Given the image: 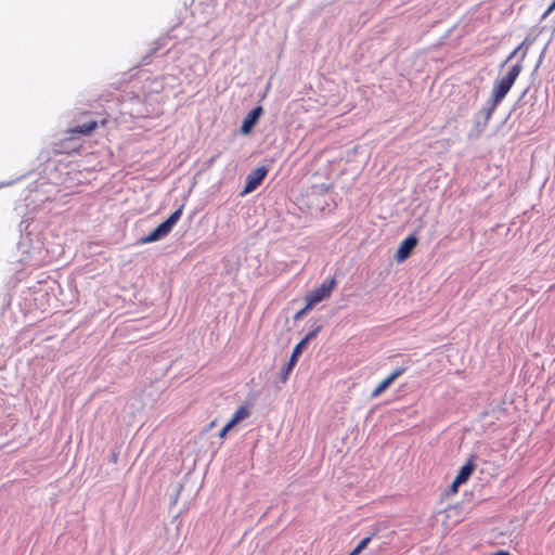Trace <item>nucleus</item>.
Instances as JSON below:
<instances>
[{
    "instance_id": "nucleus-1",
    "label": "nucleus",
    "mask_w": 555,
    "mask_h": 555,
    "mask_svg": "<svg viewBox=\"0 0 555 555\" xmlns=\"http://www.w3.org/2000/svg\"><path fill=\"white\" fill-rule=\"evenodd\" d=\"M521 69V64H514L501 79L494 82L492 89V99L495 100V103H500L506 96L515 83L517 77L519 76Z\"/></svg>"
},
{
    "instance_id": "nucleus-2",
    "label": "nucleus",
    "mask_w": 555,
    "mask_h": 555,
    "mask_svg": "<svg viewBox=\"0 0 555 555\" xmlns=\"http://www.w3.org/2000/svg\"><path fill=\"white\" fill-rule=\"evenodd\" d=\"M182 208H183V206H181L179 209L173 211L167 218V220H165L164 222L158 224L147 236L140 238V243L147 244V243L156 242V241L167 236L171 232V230L176 225V223L180 220L181 215H182Z\"/></svg>"
},
{
    "instance_id": "nucleus-3",
    "label": "nucleus",
    "mask_w": 555,
    "mask_h": 555,
    "mask_svg": "<svg viewBox=\"0 0 555 555\" xmlns=\"http://www.w3.org/2000/svg\"><path fill=\"white\" fill-rule=\"evenodd\" d=\"M335 286V279L323 281L319 287H317L306 296V301H308V308H313L317 304L330 297Z\"/></svg>"
},
{
    "instance_id": "nucleus-4",
    "label": "nucleus",
    "mask_w": 555,
    "mask_h": 555,
    "mask_svg": "<svg viewBox=\"0 0 555 555\" xmlns=\"http://www.w3.org/2000/svg\"><path fill=\"white\" fill-rule=\"evenodd\" d=\"M268 171L269 169L264 166L254 169L246 178L243 194H247L256 190L268 175Z\"/></svg>"
},
{
    "instance_id": "nucleus-5",
    "label": "nucleus",
    "mask_w": 555,
    "mask_h": 555,
    "mask_svg": "<svg viewBox=\"0 0 555 555\" xmlns=\"http://www.w3.org/2000/svg\"><path fill=\"white\" fill-rule=\"evenodd\" d=\"M416 245H417L416 236H414V235L408 236L400 243V245L396 251L395 259L398 262L404 261L411 255L412 250L414 249V247Z\"/></svg>"
},
{
    "instance_id": "nucleus-6",
    "label": "nucleus",
    "mask_w": 555,
    "mask_h": 555,
    "mask_svg": "<svg viewBox=\"0 0 555 555\" xmlns=\"http://www.w3.org/2000/svg\"><path fill=\"white\" fill-rule=\"evenodd\" d=\"M262 113H263V109L260 105L254 107L244 118L241 129H240L241 133L248 134L251 131V129L254 128V126L257 124V121H258L259 117L262 115Z\"/></svg>"
},
{
    "instance_id": "nucleus-7",
    "label": "nucleus",
    "mask_w": 555,
    "mask_h": 555,
    "mask_svg": "<svg viewBox=\"0 0 555 555\" xmlns=\"http://www.w3.org/2000/svg\"><path fill=\"white\" fill-rule=\"evenodd\" d=\"M405 371L404 367H397L388 377L380 382L372 391L371 397L376 398L380 396L400 375Z\"/></svg>"
},
{
    "instance_id": "nucleus-8",
    "label": "nucleus",
    "mask_w": 555,
    "mask_h": 555,
    "mask_svg": "<svg viewBox=\"0 0 555 555\" xmlns=\"http://www.w3.org/2000/svg\"><path fill=\"white\" fill-rule=\"evenodd\" d=\"M474 469L475 464L473 463L472 460H468L467 463L460 468L455 479H457V482H466L468 478L472 476Z\"/></svg>"
},
{
    "instance_id": "nucleus-9",
    "label": "nucleus",
    "mask_w": 555,
    "mask_h": 555,
    "mask_svg": "<svg viewBox=\"0 0 555 555\" xmlns=\"http://www.w3.org/2000/svg\"><path fill=\"white\" fill-rule=\"evenodd\" d=\"M98 128V122L95 120H90L87 124H82L76 126L69 130L70 133H80L83 135L91 134Z\"/></svg>"
},
{
    "instance_id": "nucleus-10",
    "label": "nucleus",
    "mask_w": 555,
    "mask_h": 555,
    "mask_svg": "<svg viewBox=\"0 0 555 555\" xmlns=\"http://www.w3.org/2000/svg\"><path fill=\"white\" fill-rule=\"evenodd\" d=\"M250 415L249 410L246 405H241L235 413L233 414L232 418L229 421L233 426H235L240 421L248 417Z\"/></svg>"
},
{
    "instance_id": "nucleus-11",
    "label": "nucleus",
    "mask_w": 555,
    "mask_h": 555,
    "mask_svg": "<svg viewBox=\"0 0 555 555\" xmlns=\"http://www.w3.org/2000/svg\"><path fill=\"white\" fill-rule=\"evenodd\" d=\"M321 326H317L314 330L307 333L297 344L295 347L300 348L305 347L306 345L310 344L312 337H314L320 332Z\"/></svg>"
},
{
    "instance_id": "nucleus-12",
    "label": "nucleus",
    "mask_w": 555,
    "mask_h": 555,
    "mask_svg": "<svg viewBox=\"0 0 555 555\" xmlns=\"http://www.w3.org/2000/svg\"><path fill=\"white\" fill-rule=\"evenodd\" d=\"M294 367H292L287 362H285L283 364V366L281 367V370L279 372V379L281 383H283V384L286 383Z\"/></svg>"
},
{
    "instance_id": "nucleus-13",
    "label": "nucleus",
    "mask_w": 555,
    "mask_h": 555,
    "mask_svg": "<svg viewBox=\"0 0 555 555\" xmlns=\"http://www.w3.org/2000/svg\"><path fill=\"white\" fill-rule=\"evenodd\" d=\"M499 105V103H495V100L492 99V103L491 105L485 111V121H483V127L485 128L489 121V119L491 118L493 112L495 111L496 106Z\"/></svg>"
},
{
    "instance_id": "nucleus-14",
    "label": "nucleus",
    "mask_w": 555,
    "mask_h": 555,
    "mask_svg": "<svg viewBox=\"0 0 555 555\" xmlns=\"http://www.w3.org/2000/svg\"><path fill=\"white\" fill-rule=\"evenodd\" d=\"M371 541V537H366L360 541V543L356 546V548L349 555H358L362 550H364Z\"/></svg>"
},
{
    "instance_id": "nucleus-15",
    "label": "nucleus",
    "mask_w": 555,
    "mask_h": 555,
    "mask_svg": "<svg viewBox=\"0 0 555 555\" xmlns=\"http://www.w3.org/2000/svg\"><path fill=\"white\" fill-rule=\"evenodd\" d=\"M304 349H293V353L291 358L288 359L287 363L294 367L298 361L299 356L302 353Z\"/></svg>"
},
{
    "instance_id": "nucleus-16",
    "label": "nucleus",
    "mask_w": 555,
    "mask_h": 555,
    "mask_svg": "<svg viewBox=\"0 0 555 555\" xmlns=\"http://www.w3.org/2000/svg\"><path fill=\"white\" fill-rule=\"evenodd\" d=\"M304 349H293V353L291 358L288 359L287 363L294 367L298 361L299 356L302 353Z\"/></svg>"
},
{
    "instance_id": "nucleus-17",
    "label": "nucleus",
    "mask_w": 555,
    "mask_h": 555,
    "mask_svg": "<svg viewBox=\"0 0 555 555\" xmlns=\"http://www.w3.org/2000/svg\"><path fill=\"white\" fill-rule=\"evenodd\" d=\"M234 427L230 422L227 423V425L220 430L219 433V437L220 438H224L227 433L232 428Z\"/></svg>"
},
{
    "instance_id": "nucleus-18",
    "label": "nucleus",
    "mask_w": 555,
    "mask_h": 555,
    "mask_svg": "<svg viewBox=\"0 0 555 555\" xmlns=\"http://www.w3.org/2000/svg\"><path fill=\"white\" fill-rule=\"evenodd\" d=\"M312 308H308V301H306V306L296 313L295 318L296 319H299L301 317H304L309 310H311Z\"/></svg>"
},
{
    "instance_id": "nucleus-19",
    "label": "nucleus",
    "mask_w": 555,
    "mask_h": 555,
    "mask_svg": "<svg viewBox=\"0 0 555 555\" xmlns=\"http://www.w3.org/2000/svg\"><path fill=\"white\" fill-rule=\"evenodd\" d=\"M461 485H462V482H457V479L454 478L453 482L450 486V492H452V493L457 492V489Z\"/></svg>"
},
{
    "instance_id": "nucleus-20",
    "label": "nucleus",
    "mask_w": 555,
    "mask_h": 555,
    "mask_svg": "<svg viewBox=\"0 0 555 555\" xmlns=\"http://www.w3.org/2000/svg\"><path fill=\"white\" fill-rule=\"evenodd\" d=\"M522 47V43L520 46H518L506 59L505 62H508L511 61L513 57H515V55L518 53V51L521 49Z\"/></svg>"
},
{
    "instance_id": "nucleus-21",
    "label": "nucleus",
    "mask_w": 555,
    "mask_h": 555,
    "mask_svg": "<svg viewBox=\"0 0 555 555\" xmlns=\"http://www.w3.org/2000/svg\"><path fill=\"white\" fill-rule=\"evenodd\" d=\"M555 10V0L551 3V5L547 8V10L544 13V16L548 15L551 12Z\"/></svg>"
},
{
    "instance_id": "nucleus-22",
    "label": "nucleus",
    "mask_w": 555,
    "mask_h": 555,
    "mask_svg": "<svg viewBox=\"0 0 555 555\" xmlns=\"http://www.w3.org/2000/svg\"><path fill=\"white\" fill-rule=\"evenodd\" d=\"M492 555H511L507 551H499Z\"/></svg>"
},
{
    "instance_id": "nucleus-23",
    "label": "nucleus",
    "mask_w": 555,
    "mask_h": 555,
    "mask_svg": "<svg viewBox=\"0 0 555 555\" xmlns=\"http://www.w3.org/2000/svg\"><path fill=\"white\" fill-rule=\"evenodd\" d=\"M112 461L115 462V463L117 462V454H113L112 455Z\"/></svg>"
},
{
    "instance_id": "nucleus-24",
    "label": "nucleus",
    "mask_w": 555,
    "mask_h": 555,
    "mask_svg": "<svg viewBox=\"0 0 555 555\" xmlns=\"http://www.w3.org/2000/svg\"><path fill=\"white\" fill-rule=\"evenodd\" d=\"M215 160H216V157H212L209 159V163L212 164V163H215Z\"/></svg>"
}]
</instances>
